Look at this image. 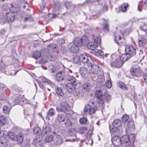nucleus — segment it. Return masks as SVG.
<instances>
[{
	"instance_id": "1",
	"label": "nucleus",
	"mask_w": 147,
	"mask_h": 147,
	"mask_svg": "<svg viewBox=\"0 0 147 147\" xmlns=\"http://www.w3.org/2000/svg\"><path fill=\"white\" fill-rule=\"evenodd\" d=\"M121 124V121L120 120L117 119L114 120L113 123V127L110 129V131L111 134L115 135L118 134L119 132L118 127L120 126Z\"/></svg>"
},
{
	"instance_id": "2",
	"label": "nucleus",
	"mask_w": 147,
	"mask_h": 147,
	"mask_svg": "<svg viewBox=\"0 0 147 147\" xmlns=\"http://www.w3.org/2000/svg\"><path fill=\"white\" fill-rule=\"evenodd\" d=\"M126 53L132 56L135 55L137 51V49L135 46L131 45H126L125 49Z\"/></svg>"
},
{
	"instance_id": "3",
	"label": "nucleus",
	"mask_w": 147,
	"mask_h": 147,
	"mask_svg": "<svg viewBox=\"0 0 147 147\" xmlns=\"http://www.w3.org/2000/svg\"><path fill=\"white\" fill-rule=\"evenodd\" d=\"M55 135L53 136V142L54 144L56 145H59L61 144L63 142V138L60 135L56 134L53 132Z\"/></svg>"
},
{
	"instance_id": "4",
	"label": "nucleus",
	"mask_w": 147,
	"mask_h": 147,
	"mask_svg": "<svg viewBox=\"0 0 147 147\" xmlns=\"http://www.w3.org/2000/svg\"><path fill=\"white\" fill-rule=\"evenodd\" d=\"M135 127L134 123L132 120H129L125 123V129L126 132L129 133L131 131H134Z\"/></svg>"
},
{
	"instance_id": "5",
	"label": "nucleus",
	"mask_w": 147,
	"mask_h": 147,
	"mask_svg": "<svg viewBox=\"0 0 147 147\" xmlns=\"http://www.w3.org/2000/svg\"><path fill=\"white\" fill-rule=\"evenodd\" d=\"M5 19L3 21V19L1 20V21H2L3 22L5 23L6 22H12L15 19V17L13 14L11 12H9L6 14Z\"/></svg>"
},
{
	"instance_id": "6",
	"label": "nucleus",
	"mask_w": 147,
	"mask_h": 147,
	"mask_svg": "<svg viewBox=\"0 0 147 147\" xmlns=\"http://www.w3.org/2000/svg\"><path fill=\"white\" fill-rule=\"evenodd\" d=\"M14 102H7V105L3 106V110L4 113H9L11 107L14 105Z\"/></svg>"
},
{
	"instance_id": "7",
	"label": "nucleus",
	"mask_w": 147,
	"mask_h": 147,
	"mask_svg": "<svg viewBox=\"0 0 147 147\" xmlns=\"http://www.w3.org/2000/svg\"><path fill=\"white\" fill-rule=\"evenodd\" d=\"M123 63L119 59H116L111 63V67L113 68H119L123 65Z\"/></svg>"
},
{
	"instance_id": "8",
	"label": "nucleus",
	"mask_w": 147,
	"mask_h": 147,
	"mask_svg": "<svg viewBox=\"0 0 147 147\" xmlns=\"http://www.w3.org/2000/svg\"><path fill=\"white\" fill-rule=\"evenodd\" d=\"M141 69L140 67L135 68L132 67L130 69V72L131 74L135 77H138L140 75Z\"/></svg>"
},
{
	"instance_id": "9",
	"label": "nucleus",
	"mask_w": 147,
	"mask_h": 147,
	"mask_svg": "<svg viewBox=\"0 0 147 147\" xmlns=\"http://www.w3.org/2000/svg\"><path fill=\"white\" fill-rule=\"evenodd\" d=\"M114 36L115 37V42L119 45V40L121 39V37L123 36V34L121 32L119 31H117L114 33Z\"/></svg>"
},
{
	"instance_id": "10",
	"label": "nucleus",
	"mask_w": 147,
	"mask_h": 147,
	"mask_svg": "<svg viewBox=\"0 0 147 147\" xmlns=\"http://www.w3.org/2000/svg\"><path fill=\"white\" fill-rule=\"evenodd\" d=\"M65 78V75L64 72L62 71H59L56 74L55 80L58 81L60 82L63 80Z\"/></svg>"
},
{
	"instance_id": "11",
	"label": "nucleus",
	"mask_w": 147,
	"mask_h": 147,
	"mask_svg": "<svg viewBox=\"0 0 147 147\" xmlns=\"http://www.w3.org/2000/svg\"><path fill=\"white\" fill-rule=\"evenodd\" d=\"M133 134H131L129 137L126 135L123 136L121 138V143L125 144L127 143L129 141V143H130V141L131 140L132 138L131 135Z\"/></svg>"
},
{
	"instance_id": "12",
	"label": "nucleus",
	"mask_w": 147,
	"mask_h": 147,
	"mask_svg": "<svg viewBox=\"0 0 147 147\" xmlns=\"http://www.w3.org/2000/svg\"><path fill=\"white\" fill-rule=\"evenodd\" d=\"M61 111L66 112L69 110V105L66 102H63L61 105Z\"/></svg>"
},
{
	"instance_id": "13",
	"label": "nucleus",
	"mask_w": 147,
	"mask_h": 147,
	"mask_svg": "<svg viewBox=\"0 0 147 147\" xmlns=\"http://www.w3.org/2000/svg\"><path fill=\"white\" fill-rule=\"evenodd\" d=\"M147 7V0H142L138 4V10L140 11H142V9H146Z\"/></svg>"
},
{
	"instance_id": "14",
	"label": "nucleus",
	"mask_w": 147,
	"mask_h": 147,
	"mask_svg": "<svg viewBox=\"0 0 147 147\" xmlns=\"http://www.w3.org/2000/svg\"><path fill=\"white\" fill-rule=\"evenodd\" d=\"M112 141L113 145L116 146H119L121 144V138L118 136H115L112 139Z\"/></svg>"
},
{
	"instance_id": "15",
	"label": "nucleus",
	"mask_w": 147,
	"mask_h": 147,
	"mask_svg": "<svg viewBox=\"0 0 147 147\" xmlns=\"http://www.w3.org/2000/svg\"><path fill=\"white\" fill-rule=\"evenodd\" d=\"M80 73L83 77L85 78L88 75L87 69L86 68L84 67H82L80 68Z\"/></svg>"
},
{
	"instance_id": "16",
	"label": "nucleus",
	"mask_w": 147,
	"mask_h": 147,
	"mask_svg": "<svg viewBox=\"0 0 147 147\" xmlns=\"http://www.w3.org/2000/svg\"><path fill=\"white\" fill-rule=\"evenodd\" d=\"M95 96L97 97L100 101H104V100H103V94L101 90H97L96 91L95 93Z\"/></svg>"
},
{
	"instance_id": "17",
	"label": "nucleus",
	"mask_w": 147,
	"mask_h": 147,
	"mask_svg": "<svg viewBox=\"0 0 147 147\" xmlns=\"http://www.w3.org/2000/svg\"><path fill=\"white\" fill-rule=\"evenodd\" d=\"M100 71L99 67L96 65H94L91 69V71L92 74H98Z\"/></svg>"
},
{
	"instance_id": "18",
	"label": "nucleus",
	"mask_w": 147,
	"mask_h": 147,
	"mask_svg": "<svg viewBox=\"0 0 147 147\" xmlns=\"http://www.w3.org/2000/svg\"><path fill=\"white\" fill-rule=\"evenodd\" d=\"M66 118L65 115L64 114L59 113L57 116V120L59 122H64Z\"/></svg>"
},
{
	"instance_id": "19",
	"label": "nucleus",
	"mask_w": 147,
	"mask_h": 147,
	"mask_svg": "<svg viewBox=\"0 0 147 147\" xmlns=\"http://www.w3.org/2000/svg\"><path fill=\"white\" fill-rule=\"evenodd\" d=\"M131 57V55L126 53H125L123 54L121 56L119 59L121 60L123 63L124 62L126 61L129 59Z\"/></svg>"
},
{
	"instance_id": "20",
	"label": "nucleus",
	"mask_w": 147,
	"mask_h": 147,
	"mask_svg": "<svg viewBox=\"0 0 147 147\" xmlns=\"http://www.w3.org/2000/svg\"><path fill=\"white\" fill-rule=\"evenodd\" d=\"M98 45L93 42H89L87 45L88 49L92 50H94L98 47Z\"/></svg>"
},
{
	"instance_id": "21",
	"label": "nucleus",
	"mask_w": 147,
	"mask_h": 147,
	"mask_svg": "<svg viewBox=\"0 0 147 147\" xmlns=\"http://www.w3.org/2000/svg\"><path fill=\"white\" fill-rule=\"evenodd\" d=\"M66 87L67 90L69 92L72 93L74 91V87L73 84L69 83L66 85Z\"/></svg>"
},
{
	"instance_id": "22",
	"label": "nucleus",
	"mask_w": 147,
	"mask_h": 147,
	"mask_svg": "<svg viewBox=\"0 0 147 147\" xmlns=\"http://www.w3.org/2000/svg\"><path fill=\"white\" fill-rule=\"evenodd\" d=\"M80 61L82 63H86L88 61V56L84 54H81L79 56Z\"/></svg>"
},
{
	"instance_id": "23",
	"label": "nucleus",
	"mask_w": 147,
	"mask_h": 147,
	"mask_svg": "<svg viewBox=\"0 0 147 147\" xmlns=\"http://www.w3.org/2000/svg\"><path fill=\"white\" fill-rule=\"evenodd\" d=\"M102 21L103 22L102 28L103 30L105 32H108L109 30V28L108 27L109 24L105 19H103Z\"/></svg>"
},
{
	"instance_id": "24",
	"label": "nucleus",
	"mask_w": 147,
	"mask_h": 147,
	"mask_svg": "<svg viewBox=\"0 0 147 147\" xmlns=\"http://www.w3.org/2000/svg\"><path fill=\"white\" fill-rule=\"evenodd\" d=\"M16 139H17L18 142L19 144H21L23 142L24 140L23 134L21 133H18L17 136H16Z\"/></svg>"
},
{
	"instance_id": "25",
	"label": "nucleus",
	"mask_w": 147,
	"mask_h": 147,
	"mask_svg": "<svg viewBox=\"0 0 147 147\" xmlns=\"http://www.w3.org/2000/svg\"><path fill=\"white\" fill-rule=\"evenodd\" d=\"M99 3L102 7L103 11H106L108 9L107 2L105 0H101Z\"/></svg>"
},
{
	"instance_id": "26",
	"label": "nucleus",
	"mask_w": 147,
	"mask_h": 147,
	"mask_svg": "<svg viewBox=\"0 0 147 147\" xmlns=\"http://www.w3.org/2000/svg\"><path fill=\"white\" fill-rule=\"evenodd\" d=\"M42 82H46L52 87L55 86V84L53 82L44 77L42 78Z\"/></svg>"
},
{
	"instance_id": "27",
	"label": "nucleus",
	"mask_w": 147,
	"mask_h": 147,
	"mask_svg": "<svg viewBox=\"0 0 147 147\" xmlns=\"http://www.w3.org/2000/svg\"><path fill=\"white\" fill-rule=\"evenodd\" d=\"M82 45H88V39L87 36H83L81 38Z\"/></svg>"
},
{
	"instance_id": "28",
	"label": "nucleus",
	"mask_w": 147,
	"mask_h": 147,
	"mask_svg": "<svg viewBox=\"0 0 147 147\" xmlns=\"http://www.w3.org/2000/svg\"><path fill=\"white\" fill-rule=\"evenodd\" d=\"M79 47L78 45L73 44L71 47L70 50L71 51L74 53H77L79 51Z\"/></svg>"
},
{
	"instance_id": "29",
	"label": "nucleus",
	"mask_w": 147,
	"mask_h": 147,
	"mask_svg": "<svg viewBox=\"0 0 147 147\" xmlns=\"http://www.w3.org/2000/svg\"><path fill=\"white\" fill-rule=\"evenodd\" d=\"M146 44V40L145 38L141 37L138 39V44L140 47H143Z\"/></svg>"
},
{
	"instance_id": "30",
	"label": "nucleus",
	"mask_w": 147,
	"mask_h": 147,
	"mask_svg": "<svg viewBox=\"0 0 147 147\" xmlns=\"http://www.w3.org/2000/svg\"><path fill=\"white\" fill-rule=\"evenodd\" d=\"M55 89L56 93L58 96H62L63 95V92L61 88L56 87Z\"/></svg>"
},
{
	"instance_id": "31",
	"label": "nucleus",
	"mask_w": 147,
	"mask_h": 147,
	"mask_svg": "<svg viewBox=\"0 0 147 147\" xmlns=\"http://www.w3.org/2000/svg\"><path fill=\"white\" fill-rule=\"evenodd\" d=\"M41 53L38 51H34L32 54V57L33 58L37 59L41 56Z\"/></svg>"
},
{
	"instance_id": "32",
	"label": "nucleus",
	"mask_w": 147,
	"mask_h": 147,
	"mask_svg": "<svg viewBox=\"0 0 147 147\" xmlns=\"http://www.w3.org/2000/svg\"><path fill=\"white\" fill-rule=\"evenodd\" d=\"M91 88L90 84L88 83H86L84 84L83 88L85 91L88 92Z\"/></svg>"
},
{
	"instance_id": "33",
	"label": "nucleus",
	"mask_w": 147,
	"mask_h": 147,
	"mask_svg": "<svg viewBox=\"0 0 147 147\" xmlns=\"http://www.w3.org/2000/svg\"><path fill=\"white\" fill-rule=\"evenodd\" d=\"M129 6L128 3H123L121 5V11L123 12H125L127 10V8Z\"/></svg>"
},
{
	"instance_id": "34",
	"label": "nucleus",
	"mask_w": 147,
	"mask_h": 147,
	"mask_svg": "<svg viewBox=\"0 0 147 147\" xmlns=\"http://www.w3.org/2000/svg\"><path fill=\"white\" fill-rule=\"evenodd\" d=\"M103 100H104L107 101L111 100V97L110 95L107 92L105 93L103 95Z\"/></svg>"
},
{
	"instance_id": "35",
	"label": "nucleus",
	"mask_w": 147,
	"mask_h": 147,
	"mask_svg": "<svg viewBox=\"0 0 147 147\" xmlns=\"http://www.w3.org/2000/svg\"><path fill=\"white\" fill-rule=\"evenodd\" d=\"M93 54L97 56H102L104 54L103 52L101 50L99 49L96 50L93 53Z\"/></svg>"
},
{
	"instance_id": "36",
	"label": "nucleus",
	"mask_w": 147,
	"mask_h": 147,
	"mask_svg": "<svg viewBox=\"0 0 147 147\" xmlns=\"http://www.w3.org/2000/svg\"><path fill=\"white\" fill-rule=\"evenodd\" d=\"M55 115V111L54 109L51 108L49 111L47 115V117H49Z\"/></svg>"
},
{
	"instance_id": "37",
	"label": "nucleus",
	"mask_w": 147,
	"mask_h": 147,
	"mask_svg": "<svg viewBox=\"0 0 147 147\" xmlns=\"http://www.w3.org/2000/svg\"><path fill=\"white\" fill-rule=\"evenodd\" d=\"M7 135L9 138L12 140L15 141L16 140V136L13 133L9 132Z\"/></svg>"
},
{
	"instance_id": "38",
	"label": "nucleus",
	"mask_w": 147,
	"mask_h": 147,
	"mask_svg": "<svg viewBox=\"0 0 147 147\" xmlns=\"http://www.w3.org/2000/svg\"><path fill=\"white\" fill-rule=\"evenodd\" d=\"M132 136V138L130 141V143L126 147H134L133 144L135 139V135L133 134L131 135Z\"/></svg>"
},
{
	"instance_id": "39",
	"label": "nucleus",
	"mask_w": 147,
	"mask_h": 147,
	"mask_svg": "<svg viewBox=\"0 0 147 147\" xmlns=\"http://www.w3.org/2000/svg\"><path fill=\"white\" fill-rule=\"evenodd\" d=\"M74 44H75L78 46L82 45V42L81 39L79 38H76L74 41Z\"/></svg>"
},
{
	"instance_id": "40",
	"label": "nucleus",
	"mask_w": 147,
	"mask_h": 147,
	"mask_svg": "<svg viewBox=\"0 0 147 147\" xmlns=\"http://www.w3.org/2000/svg\"><path fill=\"white\" fill-rule=\"evenodd\" d=\"M56 45L54 44H52L49 45L48 47V49L49 51L51 52H52L54 51V49H56Z\"/></svg>"
},
{
	"instance_id": "41",
	"label": "nucleus",
	"mask_w": 147,
	"mask_h": 147,
	"mask_svg": "<svg viewBox=\"0 0 147 147\" xmlns=\"http://www.w3.org/2000/svg\"><path fill=\"white\" fill-rule=\"evenodd\" d=\"M94 40V42H95L96 44H97L98 45L100 44L101 38L99 36H98L96 37H95L93 38Z\"/></svg>"
},
{
	"instance_id": "42",
	"label": "nucleus",
	"mask_w": 147,
	"mask_h": 147,
	"mask_svg": "<svg viewBox=\"0 0 147 147\" xmlns=\"http://www.w3.org/2000/svg\"><path fill=\"white\" fill-rule=\"evenodd\" d=\"M10 11L13 13H15L18 12L20 10V9L18 7H16L15 6H12L10 8Z\"/></svg>"
},
{
	"instance_id": "43",
	"label": "nucleus",
	"mask_w": 147,
	"mask_h": 147,
	"mask_svg": "<svg viewBox=\"0 0 147 147\" xmlns=\"http://www.w3.org/2000/svg\"><path fill=\"white\" fill-rule=\"evenodd\" d=\"M118 85L119 87L123 90H128L127 87L122 82H119Z\"/></svg>"
},
{
	"instance_id": "44",
	"label": "nucleus",
	"mask_w": 147,
	"mask_h": 147,
	"mask_svg": "<svg viewBox=\"0 0 147 147\" xmlns=\"http://www.w3.org/2000/svg\"><path fill=\"white\" fill-rule=\"evenodd\" d=\"M97 110V108L96 107L94 106L90 107V109L89 111V113L90 114H93Z\"/></svg>"
},
{
	"instance_id": "45",
	"label": "nucleus",
	"mask_w": 147,
	"mask_h": 147,
	"mask_svg": "<svg viewBox=\"0 0 147 147\" xmlns=\"http://www.w3.org/2000/svg\"><path fill=\"white\" fill-rule=\"evenodd\" d=\"M67 80L71 82L70 84H72L74 83L76 80V78L74 77L71 76H69L67 79Z\"/></svg>"
},
{
	"instance_id": "46",
	"label": "nucleus",
	"mask_w": 147,
	"mask_h": 147,
	"mask_svg": "<svg viewBox=\"0 0 147 147\" xmlns=\"http://www.w3.org/2000/svg\"><path fill=\"white\" fill-rule=\"evenodd\" d=\"M140 28L142 30L147 33V24H143L140 26Z\"/></svg>"
},
{
	"instance_id": "47",
	"label": "nucleus",
	"mask_w": 147,
	"mask_h": 147,
	"mask_svg": "<svg viewBox=\"0 0 147 147\" xmlns=\"http://www.w3.org/2000/svg\"><path fill=\"white\" fill-rule=\"evenodd\" d=\"M24 96L18 95L16 98L15 99L16 101H24L25 100L24 98Z\"/></svg>"
},
{
	"instance_id": "48",
	"label": "nucleus",
	"mask_w": 147,
	"mask_h": 147,
	"mask_svg": "<svg viewBox=\"0 0 147 147\" xmlns=\"http://www.w3.org/2000/svg\"><path fill=\"white\" fill-rule=\"evenodd\" d=\"M51 131V129L50 127L48 126H46L45 128H43V131L44 133L46 134H48Z\"/></svg>"
},
{
	"instance_id": "49",
	"label": "nucleus",
	"mask_w": 147,
	"mask_h": 147,
	"mask_svg": "<svg viewBox=\"0 0 147 147\" xmlns=\"http://www.w3.org/2000/svg\"><path fill=\"white\" fill-rule=\"evenodd\" d=\"M53 136L52 135H49L46 137L45 139V141L47 142H50L53 141Z\"/></svg>"
},
{
	"instance_id": "50",
	"label": "nucleus",
	"mask_w": 147,
	"mask_h": 147,
	"mask_svg": "<svg viewBox=\"0 0 147 147\" xmlns=\"http://www.w3.org/2000/svg\"><path fill=\"white\" fill-rule=\"evenodd\" d=\"M96 106V107L97 108H98H98H103L104 107V102H97Z\"/></svg>"
},
{
	"instance_id": "51",
	"label": "nucleus",
	"mask_w": 147,
	"mask_h": 147,
	"mask_svg": "<svg viewBox=\"0 0 147 147\" xmlns=\"http://www.w3.org/2000/svg\"><path fill=\"white\" fill-rule=\"evenodd\" d=\"M5 118L4 116L1 115L0 116V125H3L5 124Z\"/></svg>"
},
{
	"instance_id": "52",
	"label": "nucleus",
	"mask_w": 147,
	"mask_h": 147,
	"mask_svg": "<svg viewBox=\"0 0 147 147\" xmlns=\"http://www.w3.org/2000/svg\"><path fill=\"white\" fill-rule=\"evenodd\" d=\"M65 124L66 126L67 127H71L72 126V123L69 120L67 119L65 122Z\"/></svg>"
},
{
	"instance_id": "53",
	"label": "nucleus",
	"mask_w": 147,
	"mask_h": 147,
	"mask_svg": "<svg viewBox=\"0 0 147 147\" xmlns=\"http://www.w3.org/2000/svg\"><path fill=\"white\" fill-rule=\"evenodd\" d=\"M129 118V116L127 115H124L122 117V121L123 122H125L128 120Z\"/></svg>"
},
{
	"instance_id": "54",
	"label": "nucleus",
	"mask_w": 147,
	"mask_h": 147,
	"mask_svg": "<svg viewBox=\"0 0 147 147\" xmlns=\"http://www.w3.org/2000/svg\"><path fill=\"white\" fill-rule=\"evenodd\" d=\"M90 106L89 104H87L85 106L84 109V112L85 113H86L88 112H89Z\"/></svg>"
},
{
	"instance_id": "55",
	"label": "nucleus",
	"mask_w": 147,
	"mask_h": 147,
	"mask_svg": "<svg viewBox=\"0 0 147 147\" xmlns=\"http://www.w3.org/2000/svg\"><path fill=\"white\" fill-rule=\"evenodd\" d=\"M86 63L88 64V67H91V68H92V67L94 65L93 64L94 63V62L92 60L90 61L88 60L87 62Z\"/></svg>"
},
{
	"instance_id": "56",
	"label": "nucleus",
	"mask_w": 147,
	"mask_h": 147,
	"mask_svg": "<svg viewBox=\"0 0 147 147\" xmlns=\"http://www.w3.org/2000/svg\"><path fill=\"white\" fill-rule=\"evenodd\" d=\"M87 121L86 118L84 117L80 119V122L81 124H84L86 123Z\"/></svg>"
},
{
	"instance_id": "57",
	"label": "nucleus",
	"mask_w": 147,
	"mask_h": 147,
	"mask_svg": "<svg viewBox=\"0 0 147 147\" xmlns=\"http://www.w3.org/2000/svg\"><path fill=\"white\" fill-rule=\"evenodd\" d=\"M5 65L3 63L2 61H0V71H3L5 69Z\"/></svg>"
},
{
	"instance_id": "58",
	"label": "nucleus",
	"mask_w": 147,
	"mask_h": 147,
	"mask_svg": "<svg viewBox=\"0 0 147 147\" xmlns=\"http://www.w3.org/2000/svg\"><path fill=\"white\" fill-rule=\"evenodd\" d=\"M86 129L85 127H81L79 130V132L81 134H82L86 132Z\"/></svg>"
},
{
	"instance_id": "59",
	"label": "nucleus",
	"mask_w": 147,
	"mask_h": 147,
	"mask_svg": "<svg viewBox=\"0 0 147 147\" xmlns=\"http://www.w3.org/2000/svg\"><path fill=\"white\" fill-rule=\"evenodd\" d=\"M79 61H80L79 56H76L73 58V61L75 63H78Z\"/></svg>"
},
{
	"instance_id": "60",
	"label": "nucleus",
	"mask_w": 147,
	"mask_h": 147,
	"mask_svg": "<svg viewBox=\"0 0 147 147\" xmlns=\"http://www.w3.org/2000/svg\"><path fill=\"white\" fill-rule=\"evenodd\" d=\"M50 68L51 69V71L52 73L55 72L56 70L55 67L53 65H50Z\"/></svg>"
},
{
	"instance_id": "61",
	"label": "nucleus",
	"mask_w": 147,
	"mask_h": 147,
	"mask_svg": "<svg viewBox=\"0 0 147 147\" xmlns=\"http://www.w3.org/2000/svg\"><path fill=\"white\" fill-rule=\"evenodd\" d=\"M106 86L109 88H110L112 86V83L111 81L107 80L106 82Z\"/></svg>"
},
{
	"instance_id": "62",
	"label": "nucleus",
	"mask_w": 147,
	"mask_h": 147,
	"mask_svg": "<svg viewBox=\"0 0 147 147\" xmlns=\"http://www.w3.org/2000/svg\"><path fill=\"white\" fill-rule=\"evenodd\" d=\"M60 5L59 3H55L54 4V8L57 10L59 9L60 8Z\"/></svg>"
},
{
	"instance_id": "63",
	"label": "nucleus",
	"mask_w": 147,
	"mask_h": 147,
	"mask_svg": "<svg viewBox=\"0 0 147 147\" xmlns=\"http://www.w3.org/2000/svg\"><path fill=\"white\" fill-rule=\"evenodd\" d=\"M78 94H79L80 93L81 91V87H78V88H74V90Z\"/></svg>"
},
{
	"instance_id": "64",
	"label": "nucleus",
	"mask_w": 147,
	"mask_h": 147,
	"mask_svg": "<svg viewBox=\"0 0 147 147\" xmlns=\"http://www.w3.org/2000/svg\"><path fill=\"white\" fill-rule=\"evenodd\" d=\"M143 78L145 82L147 83V73H144L143 75Z\"/></svg>"
}]
</instances>
